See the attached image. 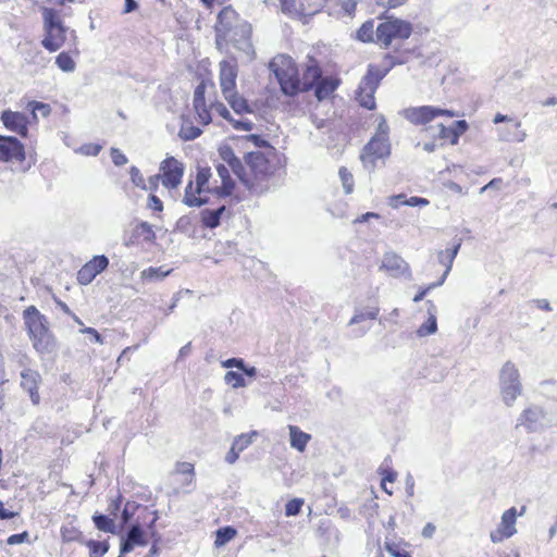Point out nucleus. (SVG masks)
Wrapping results in <instances>:
<instances>
[{"label":"nucleus","mask_w":557,"mask_h":557,"mask_svg":"<svg viewBox=\"0 0 557 557\" xmlns=\"http://www.w3.org/2000/svg\"><path fill=\"white\" fill-rule=\"evenodd\" d=\"M280 90L286 97L294 98L302 92L313 91L319 102L333 100L342 85V78L336 70L323 69L322 62L314 55L308 54L302 69V77L295 60L287 54H277L269 63Z\"/></svg>","instance_id":"obj_1"},{"label":"nucleus","mask_w":557,"mask_h":557,"mask_svg":"<svg viewBox=\"0 0 557 557\" xmlns=\"http://www.w3.org/2000/svg\"><path fill=\"white\" fill-rule=\"evenodd\" d=\"M220 178L213 180L209 168H199L194 180L185 187L183 202L187 207H201L210 202L212 198H224L233 195L236 184L228 169L224 164L216 165Z\"/></svg>","instance_id":"obj_2"},{"label":"nucleus","mask_w":557,"mask_h":557,"mask_svg":"<svg viewBox=\"0 0 557 557\" xmlns=\"http://www.w3.org/2000/svg\"><path fill=\"white\" fill-rule=\"evenodd\" d=\"M283 165L278 151L272 145H267V150L251 151L245 154L238 180L249 190L262 191Z\"/></svg>","instance_id":"obj_3"},{"label":"nucleus","mask_w":557,"mask_h":557,"mask_svg":"<svg viewBox=\"0 0 557 557\" xmlns=\"http://www.w3.org/2000/svg\"><path fill=\"white\" fill-rule=\"evenodd\" d=\"M213 29L215 46L220 51L227 50L231 45L239 48L251 37V25L232 5L219 11Z\"/></svg>","instance_id":"obj_4"},{"label":"nucleus","mask_w":557,"mask_h":557,"mask_svg":"<svg viewBox=\"0 0 557 557\" xmlns=\"http://www.w3.org/2000/svg\"><path fill=\"white\" fill-rule=\"evenodd\" d=\"M405 62L406 57L396 50L394 54L389 52L384 53L380 64H369L356 91L357 102L368 110L375 109L376 103L374 95L382 79L394 66L404 64Z\"/></svg>","instance_id":"obj_5"},{"label":"nucleus","mask_w":557,"mask_h":557,"mask_svg":"<svg viewBox=\"0 0 557 557\" xmlns=\"http://www.w3.org/2000/svg\"><path fill=\"white\" fill-rule=\"evenodd\" d=\"M23 321L33 348L39 355L50 354L55 346V337L50 330V323L35 306L23 310Z\"/></svg>","instance_id":"obj_6"},{"label":"nucleus","mask_w":557,"mask_h":557,"mask_svg":"<svg viewBox=\"0 0 557 557\" xmlns=\"http://www.w3.org/2000/svg\"><path fill=\"white\" fill-rule=\"evenodd\" d=\"M237 76L236 58L224 59L219 63V83L224 99L238 114L251 112L248 101L237 91Z\"/></svg>","instance_id":"obj_7"},{"label":"nucleus","mask_w":557,"mask_h":557,"mask_svg":"<svg viewBox=\"0 0 557 557\" xmlns=\"http://www.w3.org/2000/svg\"><path fill=\"white\" fill-rule=\"evenodd\" d=\"M209 85L214 86L212 82L202 79L194 90L193 108L197 122L202 126L209 125L212 122L211 111L216 112L225 121H232V115L222 101L215 100L207 104L206 92Z\"/></svg>","instance_id":"obj_8"},{"label":"nucleus","mask_w":557,"mask_h":557,"mask_svg":"<svg viewBox=\"0 0 557 557\" xmlns=\"http://www.w3.org/2000/svg\"><path fill=\"white\" fill-rule=\"evenodd\" d=\"M412 32L413 26L410 22L387 16L375 28V44L384 49H388L393 42L408 39Z\"/></svg>","instance_id":"obj_9"},{"label":"nucleus","mask_w":557,"mask_h":557,"mask_svg":"<svg viewBox=\"0 0 557 557\" xmlns=\"http://www.w3.org/2000/svg\"><path fill=\"white\" fill-rule=\"evenodd\" d=\"M42 17L45 37L41 45L49 52H55L64 45L67 29L54 9L44 8Z\"/></svg>","instance_id":"obj_10"},{"label":"nucleus","mask_w":557,"mask_h":557,"mask_svg":"<svg viewBox=\"0 0 557 557\" xmlns=\"http://www.w3.org/2000/svg\"><path fill=\"white\" fill-rule=\"evenodd\" d=\"M329 0H280L283 13L292 18L308 22L321 13Z\"/></svg>","instance_id":"obj_11"},{"label":"nucleus","mask_w":557,"mask_h":557,"mask_svg":"<svg viewBox=\"0 0 557 557\" xmlns=\"http://www.w3.org/2000/svg\"><path fill=\"white\" fill-rule=\"evenodd\" d=\"M519 376V371L511 361H507L503 366L499 375L500 391L503 399L508 406L512 405L521 393Z\"/></svg>","instance_id":"obj_12"},{"label":"nucleus","mask_w":557,"mask_h":557,"mask_svg":"<svg viewBox=\"0 0 557 557\" xmlns=\"http://www.w3.org/2000/svg\"><path fill=\"white\" fill-rule=\"evenodd\" d=\"M379 270L393 278L410 280L412 271L410 264L397 252H384Z\"/></svg>","instance_id":"obj_13"},{"label":"nucleus","mask_w":557,"mask_h":557,"mask_svg":"<svg viewBox=\"0 0 557 557\" xmlns=\"http://www.w3.org/2000/svg\"><path fill=\"white\" fill-rule=\"evenodd\" d=\"M25 160V145L14 136L0 135V164H23Z\"/></svg>","instance_id":"obj_14"},{"label":"nucleus","mask_w":557,"mask_h":557,"mask_svg":"<svg viewBox=\"0 0 557 557\" xmlns=\"http://www.w3.org/2000/svg\"><path fill=\"white\" fill-rule=\"evenodd\" d=\"M391 146L385 137H373L363 148L361 160L366 168H374L379 160L387 158Z\"/></svg>","instance_id":"obj_15"},{"label":"nucleus","mask_w":557,"mask_h":557,"mask_svg":"<svg viewBox=\"0 0 557 557\" xmlns=\"http://www.w3.org/2000/svg\"><path fill=\"white\" fill-rule=\"evenodd\" d=\"M159 175L164 187L175 189L182 183L184 165L174 157H168L160 164Z\"/></svg>","instance_id":"obj_16"},{"label":"nucleus","mask_w":557,"mask_h":557,"mask_svg":"<svg viewBox=\"0 0 557 557\" xmlns=\"http://www.w3.org/2000/svg\"><path fill=\"white\" fill-rule=\"evenodd\" d=\"M443 115L454 117L456 113L450 110L440 109L432 106L410 108L406 111L407 120L416 125H424L433 121L435 117Z\"/></svg>","instance_id":"obj_17"},{"label":"nucleus","mask_w":557,"mask_h":557,"mask_svg":"<svg viewBox=\"0 0 557 557\" xmlns=\"http://www.w3.org/2000/svg\"><path fill=\"white\" fill-rule=\"evenodd\" d=\"M0 120L8 131L17 134L22 138L28 137V125L33 123L32 117L8 109L1 112Z\"/></svg>","instance_id":"obj_18"},{"label":"nucleus","mask_w":557,"mask_h":557,"mask_svg":"<svg viewBox=\"0 0 557 557\" xmlns=\"http://www.w3.org/2000/svg\"><path fill=\"white\" fill-rule=\"evenodd\" d=\"M109 265V259L104 255L95 256L86 262L77 272V282L81 285L90 284L95 277Z\"/></svg>","instance_id":"obj_19"},{"label":"nucleus","mask_w":557,"mask_h":557,"mask_svg":"<svg viewBox=\"0 0 557 557\" xmlns=\"http://www.w3.org/2000/svg\"><path fill=\"white\" fill-rule=\"evenodd\" d=\"M517 509L509 508L502 515V520L496 530L491 532V540L494 543L503 542L511 537L516 532Z\"/></svg>","instance_id":"obj_20"},{"label":"nucleus","mask_w":557,"mask_h":557,"mask_svg":"<svg viewBox=\"0 0 557 557\" xmlns=\"http://www.w3.org/2000/svg\"><path fill=\"white\" fill-rule=\"evenodd\" d=\"M458 249H459V245L454 246L451 248H447L446 250L440 252V255H438L440 262L445 267V271H444L441 280L437 283H434L426 287L421 288L414 295V297H413L414 302L421 301L432 288L440 286L444 283V281L446 280V277L453 267V262L457 256Z\"/></svg>","instance_id":"obj_21"},{"label":"nucleus","mask_w":557,"mask_h":557,"mask_svg":"<svg viewBox=\"0 0 557 557\" xmlns=\"http://www.w3.org/2000/svg\"><path fill=\"white\" fill-rule=\"evenodd\" d=\"M41 383V375L36 369H24L21 371V387L26 391L34 405L40 404L39 386Z\"/></svg>","instance_id":"obj_22"},{"label":"nucleus","mask_w":557,"mask_h":557,"mask_svg":"<svg viewBox=\"0 0 557 557\" xmlns=\"http://www.w3.org/2000/svg\"><path fill=\"white\" fill-rule=\"evenodd\" d=\"M468 127V123L465 120H458L450 126L440 124L437 138L442 140V145L448 144L455 146L458 144L460 136L467 132Z\"/></svg>","instance_id":"obj_23"},{"label":"nucleus","mask_w":557,"mask_h":557,"mask_svg":"<svg viewBox=\"0 0 557 557\" xmlns=\"http://www.w3.org/2000/svg\"><path fill=\"white\" fill-rule=\"evenodd\" d=\"M289 444L299 453H304L311 441V435L301 431L297 425H288Z\"/></svg>","instance_id":"obj_24"},{"label":"nucleus","mask_w":557,"mask_h":557,"mask_svg":"<svg viewBox=\"0 0 557 557\" xmlns=\"http://www.w3.org/2000/svg\"><path fill=\"white\" fill-rule=\"evenodd\" d=\"M146 543L141 528L138 524L133 525L127 533L126 540L121 546V553L125 554L131 552L135 545H145Z\"/></svg>","instance_id":"obj_25"},{"label":"nucleus","mask_w":557,"mask_h":557,"mask_svg":"<svg viewBox=\"0 0 557 557\" xmlns=\"http://www.w3.org/2000/svg\"><path fill=\"white\" fill-rule=\"evenodd\" d=\"M388 205L395 209L398 208L399 206L424 207V206L429 205V200L426 198L417 197V196L407 198L405 194H399V195L391 196L388 198Z\"/></svg>","instance_id":"obj_26"},{"label":"nucleus","mask_w":557,"mask_h":557,"mask_svg":"<svg viewBox=\"0 0 557 557\" xmlns=\"http://www.w3.org/2000/svg\"><path fill=\"white\" fill-rule=\"evenodd\" d=\"M225 207L222 206L215 210L205 209L200 212V222L203 227L215 228L220 225L221 216L225 212Z\"/></svg>","instance_id":"obj_27"},{"label":"nucleus","mask_w":557,"mask_h":557,"mask_svg":"<svg viewBox=\"0 0 557 557\" xmlns=\"http://www.w3.org/2000/svg\"><path fill=\"white\" fill-rule=\"evenodd\" d=\"M60 535H61L62 542H64V543H72V542H77L81 544L84 543L83 532L72 522L63 524L60 528Z\"/></svg>","instance_id":"obj_28"},{"label":"nucleus","mask_w":557,"mask_h":557,"mask_svg":"<svg viewBox=\"0 0 557 557\" xmlns=\"http://www.w3.org/2000/svg\"><path fill=\"white\" fill-rule=\"evenodd\" d=\"M375 28L374 21L368 20L357 29L355 38L363 44L375 42Z\"/></svg>","instance_id":"obj_29"},{"label":"nucleus","mask_w":557,"mask_h":557,"mask_svg":"<svg viewBox=\"0 0 557 557\" xmlns=\"http://www.w3.org/2000/svg\"><path fill=\"white\" fill-rule=\"evenodd\" d=\"M493 122L495 124L507 122L511 127H513L517 131V133L513 134V136L511 138H507L508 140H517V141L523 140L524 133L521 131V122L517 117L497 113L494 116Z\"/></svg>","instance_id":"obj_30"},{"label":"nucleus","mask_w":557,"mask_h":557,"mask_svg":"<svg viewBox=\"0 0 557 557\" xmlns=\"http://www.w3.org/2000/svg\"><path fill=\"white\" fill-rule=\"evenodd\" d=\"M379 473L381 475V488L389 496L393 495V491L387 487V483H394L397 480V472L392 467L382 465L379 468Z\"/></svg>","instance_id":"obj_31"},{"label":"nucleus","mask_w":557,"mask_h":557,"mask_svg":"<svg viewBox=\"0 0 557 557\" xmlns=\"http://www.w3.org/2000/svg\"><path fill=\"white\" fill-rule=\"evenodd\" d=\"M172 271V269L164 270L163 267H149L140 272V278L147 282L162 280Z\"/></svg>","instance_id":"obj_32"},{"label":"nucleus","mask_w":557,"mask_h":557,"mask_svg":"<svg viewBox=\"0 0 557 557\" xmlns=\"http://www.w3.org/2000/svg\"><path fill=\"white\" fill-rule=\"evenodd\" d=\"M83 544L89 549V557H103L110 547L108 541L88 540Z\"/></svg>","instance_id":"obj_33"},{"label":"nucleus","mask_w":557,"mask_h":557,"mask_svg":"<svg viewBox=\"0 0 557 557\" xmlns=\"http://www.w3.org/2000/svg\"><path fill=\"white\" fill-rule=\"evenodd\" d=\"M222 159L227 163V165L232 169L234 174L238 177L240 171L243 169L244 162L239 158L235 156L233 150L228 147L221 151Z\"/></svg>","instance_id":"obj_34"},{"label":"nucleus","mask_w":557,"mask_h":557,"mask_svg":"<svg viewBox=\"0 0 557 557\" xmlns=\"http://www.w3.org/2000/svg\"><path fill=\"white\" fill-rule=\"evenodd\" d=\"M26 109L30 111V116L33 123L38 122L37 112L41 114V116L47 117L51 113V107L49 103L40 102V101H29L26 106Z\"/></svg>","instance_id":"obj_35"},{"label":"nucleus","mask_w":557,"mask_h":557,"mask_svg":"<svg viewBox=\"0 0 557 557\" xmlns=\"http://www.w3.org/2000/svg\"><path fill=\"white\" fill-rule=\"evenodd\" d=\"M237 535V530L233 527H223L216 530L214 546L222 547Z\"/></svg>","instance_id":"obj_36"},{"label":"nucleus","mask_w":557,"mask_h":557,"mask_svg":"<svg viewBox=\"0 0 557 557\" xmlns=\"http://www.w3.org/2000/svg\"><path fill=\"white\" fill-rule=\"evenodd\" d=\"M409 544L404 541H385L384 542V548L385 550L391 554L393 557H404L409 554V552L406 550V547Z\"/></svg>","instance_id":"obj_37"},{"label":"nucleus","mask_w":557,"mask_h":557,"mask_svg":"<svg viewBox=\"0 0 557 557\" xmlns=\"http://www.w3.org/2000/svg\"><path fill=\"white\" fill-rule=\"evenodd\" d=\"M201 129L197 126H194L191 122L189 121H183L181 129H180V136L184 140H193L196 139L201 135Z\"/></svg>","instance_id":"obj_38"},{"label":"nucleus","mask_w":557,"mask_h":557,"mask_svg":"<svg viewBox=\"0 0 557 557\" xmlns=\"http://www.w3.org/2000/svg\"><path fill=\"white\" fill-rule=\"evenodd\" d=\"M55 64L63 72H73L75 70V61L69 52H60L55 58Z\"/></svg>","instance_id":"obj_39"},{"label":"nucleus","mask_w":557,"mask_h":557,"mask_svg":"<svg viewBox=\"0 0 557 557\" xmlns=\"http://www.w3.org/2000/svg\"><path fill=\"white\" fill-rule=\"evenodd\" d=\"M134 236L137 238H143L145 242H153L156 238V234L147 222H141L136 225L134 230Z\"/></svg>","instance_id":"obj_40"},{"label":"nucleus","mask_w":557,"mask_h":557,"mask_svg":"<svg viewBox=\"0 0 557 557\" xmlns=\"http://www.w3.org/2000/svg\"><path fill=\"white\" fill-rule=\"evenodd\" d=\"M379 311L380 310L377 307H372L368 310L357 312L350 319L349 324H357V323L363 322L366 320H375L379 315Z\"/></svg>","instance_id":"obj_41"},{"label":"nucleus","mask_w":557,"mask_h":557,"mask_svg":"<svg viewBox=\"0 0 557 557\" xmlns=\"http://www.w3.org/2000/svg\"><path fill=\"white\" fill-rule=\"evenodd\" d=\"M224 381L227 385L232 386L233 388H239L246 385L244 375L236 371H227L225 373Z\"/></svg>","instance_id":"obj_42"},{"label":"nucleus","mask_w":557,"mask_h":557,"mask_svg":"<svg viewBox=\"0 0 557 557\" xmlns=\"http://www.w3.org/2000/svg\"><path fill=\"white\" fill-rule=\"evenodd\" d=\"M92 520L98 530L104 531V532H113L114 531L113 520L110 519L108 516L96 515L92 517Z\"/></svg>","instance_id":"obj_43"},{"label":"nucleus","mask_w":557,"mask_h":557,"mask_svg":"<svg viewBox=\"0 0 557 557\" xmlns=\"http://www.w3.org/2000/svg\"><path fill=\"white\" fill-rule=\"evenodd\" d=\"M256 435L257 432L243 433L233 441L232 445L242 453L252 443V437Z\"/></svg>","instance_id":"obj_44"},{"label":"nucleus","mask_w":557,"mask_h":557,"mask_svg":"<svg viewBox=\"0 0 557 557\" xmlns=\"http://www.w3.org/2000/svg\"><path fill=\"white\" fill-rule=\"evenodd\" d=\"M338 174H339L343 187L345 189V193L346 194L352 193V190H354V176L350 173V171L347 168L342 166V168H339Z\"/></svg>","instance_id":"obj_45"},{"label":"nucleus","mask_w":557,"mask_h":557,"mask_svg":"<svg viewBox=\"0 0 557 557\" xmlns=\"http://www.w3.org/2000/svg\"><path fill=\"white\" fill-rule=\"evenodd\" d=\"M12 362L22 370L24 369H33L32 363L33 360L25 351H17L12 356Z\"/></svg>","instance_id":"obj_46"},{"label":"nucleus","mask_w":557,"mask_h":557,"mask_svg":"<svg viewBox=\"0 0 557 557\" xmlns=\"http://www.w3.org/2000/svg\"><path fill=\"white\" fill-rule=\"evenodd\" d=\"M437 330V322L435 315L431 314L428 320L420 325L418 329V334L420 336H428L434 334Z\"/></svg>","instance_id":"obj_47"},{"label":"nucleus","mask_w":557,"mask_h":557,"mask_svg":"<svg viewBox=\"0 0 557 557\" xmlns=\"http://www.w3.org/2000/svg\"><path fill=\"white\" fill-rule=\"evenodd\" d=\"M304 504L305 500L302 498H293L288 500L285 505V516H297L301 511Z\"/></svg>","instance_id":"obj_48"},{"label":"nucleus","mask_w":557,"mask_h":557,"mask_svg":"<svg viewBox=\"0 0 557 557\" xmlns=\"http://www.w3.org/2000/svg\"><path fill=\"white\" fill-rule=\"evenodd\" d=\"M537 413L534 410L525 409L520 416V424L531 430L537 422Z\"/></svg>","instance_id":"obj_49"},{"label":"nucleus","mask_w":557,"mask_h":557,"mask_svg":"<svg viewBox=\"0 0 557 557\" xmlns=\"http://www.w3.org/2000/svg\"><path fill=\"white\" fill-rule=\"evenodd\" d=\"M129 175H131V180L135 186L140 187L141 189H145V190L147 189L145 180H144L140 171L136 166H131Z\"/></svg>","instance_id":"obj_50"},{"label":"nucleus","mask_w":557,"mask_h":557,"mask_svg":"<svg viewBox=\"0 0 557 557\" xmlns=\"http://www.w3.org/2000/svg\"><path fill=\"white\" fill-rule=\"evenodd\" d=\"M375 4L385 10L397 9L406 4L409 0H374Z\"/></svg>","instance_id":"obj_51"},{"label":"nucleus","mask_w":557,"mask_h":557,"mask_svg":"<svg viewBox=\"0 0 557 557\" xmlns=\"http://www.w3.org/2000/svg\"><path fill=\"white\" fill-rule=\"evenodd\" d=\"M110 156H111L112 162L116 166L125 165L128 161L126 156L119 148H111Z\"/></svg>","instance_id":"obj_52"},{"label":"nucleus","mask_w":557,"mask_h":557,"mask_svg":"<svg viewBox=\"0 0 557 557\" xmlns=\"http://www.w3.org/2000/svg\"><path fill=\"white\" fill-rule=\"evenodd\" d=\"M341 11L345 15H352L357 9V0H339Z\"/></svg>","instance_id":"obj_53"},{"label":"nucleus","mask_w":557,"mask_h":557,"mask_svg":"<svg viewBox=\"0 0 557 557\" xmlns=\"http://www.w3.org/2000/svg\"><path fill=\"white\" fill-rule=\"evenodd\" d=\"M24 542H29V533L23 531L22 533L12 534L7 539L9 545H17Z\"/></svg>","instance_id":"obj_54"},{"label":"nucleus","mask_w":557,"mask_h":557,"mask_svg":"<svg viewBox=\"0 0 557 557\" xmlns=\"http://www.w3.org/2000/svg\"><path fill=\"white\" fill-rule=\"evenodd\" d=\"M176 471L181 474L189 475L190 479H193V476L195 475V468L194 465L190 462H178L176 465Z\"/></svg>","instance_id":"obj_55"},{"label":"nucleus","mask_w":557,"mask_h":557,"mask_svg":"<svg viewBox=\"0 0 557 557\" xmlns=\"http://www.w3.org/2000/svg\"><path fill=\"white\" fill-rule=\"evenodd\" d=\"M81 332L83 334H86V335H89L90 339L94 341L95 343H98V344H102L103 343V338L102 336L100 335V333L94 329V327H89V326H85L81 330Z\"/></svg>","instance_id":"obj_56"},{"label":"nucleus","mask_w":557,"mask_h":557,"mask_svg":"<svg viewBox=\"0 0 557 557\" xmlns=\"http://www.w3.org/2000/svg\"><path fill=\"white\" fill-rule=\"evenodd\" d=\"M148 207L156 212H161L163 210L162 201L153 194H151L148 198Z\"/></svg>","instance_id":"obj_57"},{"label":"nucleus","mask_w":557,"mask_h":557,"mask_svg":"<svg viewBox=\"0 0 557 557\" xmlns=\"http://www.w3.org/2000/svg\"><path fill=\"white\" fill-rule=\"evenodd\" d=\"M228 122L237 131H251L252 126H253L250 121L234 120L233 117H232V121H228Z\"/></svg>","instance_id":"obj_58"},{"label":"nucleus","mask_w":557,"mask_h":557,"mask_svg":"<svg viewBox=\"0 0 557 557\" xmlns=\"http://www.w3.org/2000/svg\"><path fill=\"white\" fill-rule=\"evenodd\" d=\"M223 368H233L236 367L238 369H244V360L239 358H230L224 361H222Z\"/></svg>","instance_id":"obj_59"},{"label":"nucleus","mask_w":557,"mask_h":557,"mask_svg":"<svg viewBox=\"0 0 557 557\" xmlns=\"http://www.w3.org/2000/svg\"><path fill=\"white\" fill-rule=\"evenodd\" d=\"M381 215L379 213H375V212H367V213H363L359 216H357L355 220H354V224H361V223H364V222H368L370 219H380Z\"/></svg>","instance_id":"obj_60"},{"label":"nucleus","mask_w":557,"mask_h":557,"mask_svg":"<svg viewBox=\"0 0 557 557\" xmlns=\"http://www.w3.org/2000/svg\"><path fill=\"white\" fill-rule=\"evenodd\" d=\"M55 301H57V305L59 306V308H60V309H61L65 314L72 315V317L74 318V320H75L78 324L83 325V322H82V321H81V320H79V319H78V318H77V317H76V315L71 311V309L69 308V306H67L65 302H63V301H61V300H59V299H57Z\"/></svg>","instance_id":"obj_61"},{"label":"nucleus","mask_w":557,"mask_h":557,"mask_svg":"<svg viewBox=\"0 0 557 557\" xmlns=\"http://www.w3.org/2000/svg\"><path fill=\"white\" fill-rule=\"evenodd\" d=\"M249 140H251L256 146L263 148V150H267V145H270L267 140H264L259 135H249Z\"/></svg>","instance_id":"obj_62"},{"label":"nucleus","mask_w":557,"mask_h":557,"mask_svg":"<svg viewBox=\"0 0 557 557\" xmlns=\"http://www.w3.org/2000/svg\"><path fill=\"white\" fill-rule=\"evenodd\" d=\"M435 531H436V527L433 523L429 522L422 529L421 534L425 539H431L434 535Z\"/></svg>","instance_id":"obj_63"},{"label":"nucleus","mask_w":557,"mask_h":557,"mask_svg":"<svg viewBox=\"0 0 557 557\" xmlns=\"http://www.w3.org/2000/svg\"><path fill=\"white\" fill-rule=\"evenodd\" d=\"M161 181V177L159 174L152 175L148 180L147 189L151 190L152 193L158 189L159 182Z\"/></svg>","instance_id":"obj_64"}]
</instances>
